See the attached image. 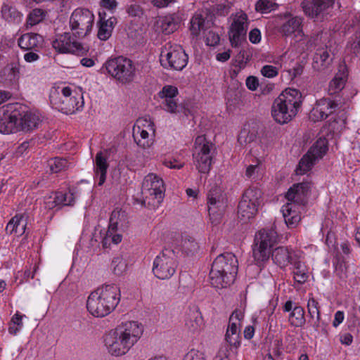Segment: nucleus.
Wrapping results in <instances>:
<instances>
[{"instance_id": "obj_12", "label": "nucleus", "mask_w": 360, "mask_h": 360, "mask_svg": "<svg viewBox=\"0 0 360 360\" xmlns=\"http://www.w3.org/2000/svg\"><path fill=\"white\" fill-rule=\"evenodd\" d=\"M160 60L163 68L181 71L186 66L188 56L181 46H170L165 54L161 52Z\"/></svg>"}, {"instance_id": "obj_13", "label": "nucleus", "mask_w": 360, "mask_h": 360, "mask_svg": "<svg viewBox=\"0 0 360 360\" xmlns=\"http://www.w3.org/2000/svg\"><path fill=\"white\" fill-rule=\"evenodd\" d=\"M20 112L17 104L0 108V132L4 134H13L20 131Z\"/></svg>"}, {"instance_id": "obj_24", "label": "nucleus", "mask_w": 360, "mask_h": 360, "mask_svg": "<svg viewBox=\"0 0 360 360\" xmlns=\"http://www.w3.org/2000/svg\"><path fill=\"white\" fill-rule=\"evenodd\" d=\"M17 108L20 112V118L18 120L20 131H29L38 127L41 120L37 114L26 110L25 106L18 103Z\"/></svg>"}, {"instance_id": "obj_5", "label": "nucleus", "mask_w": 360, "mask_h": 360, "mask_svg": "<svg viewBox=\"0 0 360 360\" xmlns=\"http://www.w3.org/2000/svg\"><path fill=\"white\" fill-rule=\"evenodd\" d=\"M277 238V233L273 229L261 230L255 235L252 255L257 265L264 266L269 261L272 252L271 248Z\"/></svg>"}, {"instance_id": "obj_48", "label": "nucleus", "mask_w": 360, "mask_h": 360, "mask_svg": "<svg viewBox=\"0 0 360 360\" xmlns=\"http://www.w3.org/2000/svg\"><path fill=\"white\" fill-rule=\"evenodd\" d=\"M276 4L269 0H259L255 4V9L258 12L269 13L274 9Z\"/></svg>"}, {"instance_id": "obj_49", "label": "nucleus", "mask_w": 360, "mask_h": 360, "mask_svg": "<svg viewBox=\"0 0 360 360\" xmlns=\"http://www.w3.org/2000/svg\"><path fill=\"white\" fill-rule=\"evenodd\" d=\"M318 305V302L313 297L309 299L307 303V309L311 319L319 318V316H320V311Z\"/></svg>"}, {"instance_id": "obj_34", "label": "nucleus", "mask_w": 360, "mask_h": 360, "mask_svg": "<svg viewBox=\"0 0 360 360\" xmlns=\"http://www.w3.org/2000/svg\"><path fill=\"white\" fill-rule=\"evenodd\" d=\"M109 165L107 162V158L103 155V153L98 152L95 158V176L98 179V185L102 186L106 179L107 169Z\"/></svg>"}, {"instance_id": "obj_1", "label": "nucleus", "mask_w": 360, "mask_h": 360, "mask_svg": "<svg viewBox=\"0 0 360 360\" xmlns=\"http://www.w3.org/2000/svg\"><path fill=\"white\" fill-rule=\"evenodd\" d=\"M120 297V290L117 285H103L89 295L86 308L93 316L104 317L115 309Z\"/></svg>"}, {"instance_id": "obj_11", "label": "nucleus", "mask_w": 360, "mask_h": 360, "mask_svg": "<svg viewBox=\"0 0 360 360\" xmlns=\"http://www.w3.org/2000/svg\"><path fill=\"white\" fill-rule=\"evenodd\" d=\"M210 220L214 226L218 225L224 214L227 207V200L221 190L215 186L207 195Z\"/></svg>"}, {"instance_id": "obj_17", "label": "nucleus", "mask_w": 360, "mask_h": 360, "mask_svg": "<svg viewBox=\"0 0 360 360\" xmlns=\"http://www.w3.org/2000/svg\"><path fill=\"white\" fill-rule=\"evenodd\" d=\"M52 46L58 53H61L84 54L88 51L86 47L77 40L72 39L69 32H65L58 36L53 41Z\"/></svg>"}, {"instance_id": "obj_6", "label": "nucleus", "mask_w": 360, "mask_h": 360, "mask_svg": "<svg viewBox=\"0 0 360 360\" xmlns=\"http://www.w3.org/2000/svg\"><path fill=\"white\" fill-rule=\"evenodd\" d=\"M107 73L122 84L133 81L135 77V67L133 62L125 57L110 58L105 61L103 68Z\"/></svg>"}, {"instance_id": "obj_45", "label": "nucleus", "mask_w": 360, "mask_h": 360, "mask_svg": "<svg viewBox=\"0 0 360 360\" xmlns=\"http://www.w3.org/2000/svg\"><path fill=\"white\" fill-rule=\"evenodd\" d=\"M242 318L243 315L240 312L233 311L229 318V323L226 334L240 333L238 325Z\"/></svg>"}, {"instance_id": "obj_64", "label": "nucleus", "mask_w": 360, "mask_h": 360, "mask_svg": "<svg viewBox=\"0 0 360 360\" xmlns=\"http://www.w3.org/2000/svg\"><path fill=\"white\" fill-rule=\"evenodd\" d=\"M176 1V0H152V4L157 8H165Z\"/></svg>"}, {"instance_id": "obj_44", "label": "nucleus", "mask_w": 360, "mask_h": 360, "mask_svg": "<svg viewBox=\"0 0 360 360\" xmlns=\"http://www.w3.org/2000/svg\"><path fill=\"white\" fill-rule=\"evenodd\" d=\"M2 17L8 21L20 20L21 19V14L17 9L8 4H4L1 7Z\"/></svg>"}, {"instance_id": "obj_36", "label": "nucleus", "mask_w": 360, "mask_h": 360, "mask_svg": "<svg viewBox=\"0 0 360 360\" xmlns=\"http://www.w3.org/2000/svg\"><path fill=\"white\" fill-rule=\"evenodd\" d=\"M202 323L201 312L197 307L190 308L186 319V327L192 333L198 331Z\"/></svg>"}, {"instance_id": "obj_3", "label": "nucleus", "mask_w": 360, "mask_h": 360, "mask_svg": "<svg viewBox=\"0 0 360 360\" xmlns=\"http://www.w3.org/2000/svg\"><path fill=\"white\" fill-rule=\"evenodd\" d=\"M238 260L231 252L218 255L212 262L210 271L211 285L214 288H226L232 284L238 273Z\"/></svg>"}, {"instance_id": "obj_62", "label": "nucleus", "mask_w": 360, "mask_h": 360, "mask_svg": "<svg viewBox=\"0 0 360 360\" xmlns=\"http://www.w3.org/2000/svg\"><path fill=\"white\" fill-rule=\"evenodd\" d=\"M246 86L248 89L251 91H255L259 86L257 78L254 76L248 77L246 79Z\"/></svg>"}, {"instance_id": "obj_16", "label": "nucleus", "mask_w": 360, "mask_h": 360, "mask_svg": "<svg viewBox=\"0 0 360 360\" xmlns=\"http://www.w3.org/2000/svg\"><path fill=\"white\" fill-rule=\"evenodd\" d=\"M105 345L109 353L117 356L125 354L133 346L116 329L106 335Z\"/></svg>"}, {"instance_id": "obj_32", "label": "nucleus", "mask_w": 360, "mask_h": 360, "mask_svg": "<svg viewBox=\"0 0 360 360\" xmlns=\"http://www.w3.org/2000/svg\"><path fill=\"white\" fill-rule=\"evenodd\" d=\"M46 203L50 209L59 205L72 206L75 203V197L72 193L58 191L51 195Z\"/></svg>"}, {"instance_id": "obj_63", "label": "nucleus", "mask_w": 360, "mask_h": 360, "mask_svg": "<svg viewBox=\"0 0 360 360\" xmlns=\"http://www.w3.org/2000/svg\"><path fill=\"white\" fill-rule=\"evenodd\" d=\"M249 39L252 44H257L261 40V32L259 29L255 28L249 33Z\"/></svg>"}, {"instance_id": "obj_51", "label": "nucleus", "mask_w": 360, "mask_h": 360, "mask_svg": "<svg viewBox=\"0 0 360 360\" xmlns=\"http://www.w3.org/2000/svg\"><path fill=\"white\" fill-rule=\"evenodd\" d=\"M334 265H335V272L340 278L347 277L346 264L343 259L338 258L336 262H334Z\"/></svg>"}, {"instance_id": "obj_61", "label": "nucleus", "mask_w": 360, "mask_h": 360, "mask_svg": "<svg viewBox=\"0 0 360 360\" xmlns=\"http://www.w3.org/2000/svg\"><path fill=\"white\" fill-rule=\"evenodd\" d=\"M206 40L208 46H215L219 43L220 37L218 34L209 32Z\"/></svg>"}, {"instance_id": "obj_10", "label": "nucleus", "mask_w": 360, "mask_h": 360, "mask_svg": "<svg viewBox=\"0 0 360 360\" xmlns=\"http://www.w3.org/2000/svg\"><path fill=\"white\" fill-rule=\"evenodd\" d=\"M94 21V15L85 8H77L70 18V27L74 36L82 38L91 31Z\"/></svg>"}, {"instance_id": "obj_31", "label": "nucleus", "mask_w": 360, "mask_h": 360, "mask_svg": "<svg viewBox=\"0 0 360 360\" xmlns=\"http://www.w3.org/2000/svg\"><path fill=\"white\" fill-rule=\"evenodd\" d=\"M18 46L20 49L27 51L34 50L37 51L42 46V37L38 34L26 33L18 39Z\"/></svg>"}, {"instance_id": "obj_15", "label": "nucleus", "mask_w": 360, "mask_h": 360, "mask_svg": "<svg viewBox=\"0 0 360 360\" xmlns=\"http://www.w3.org/2000/svg\"><path fill=\"white\" fill-rule=\"evenodd\" d=\"M338 101L340 99L337 96L334 98L324 97L318 100L309 112V119L314 122L326 120L336 110Z\"/></svg>"}, {"instance_id": "obj_41", "label": "nucleus", "mask_w": 360, "mask_h": 360, "mask_svg": "<svg viewBox=\"0 0 360 360\" xmlns=\"http://www.w3.org/2000/svg\"><path fill=\"white\" fill-rule=\"evenodd\" d=\"M347 75L345 72L341 75H336L335 77L330 82L328 86V93L330 96L338 94L345 86ZM338 96H337V98Z\"/></svg>"}, {"instance_id": "obj_7", "label": "nucleus", "mask_w": 360, "mask_h": 360, "mask_svg": "<svg viewBox=\"0 0 360 360\" xmlns=\"http://www.w3.org/2000/svg\"><path fill=\"white\" fill-rule=\"evenodd\" d=\"M215 146L204 135L198 136L195 141L193 151V162L200 173H208L213 162Z\"/></svg>"}, {"instance_id": "obj_58", "label": "nucleus", "mask_w": 360, "mask_h": 360, "mask_svg": "<svg viewBox=\"0 0 360 360\" xmlns=\"http://www.w3.org/2000/svg\"><path fill=\"white\" fill-rule=\"evenodd\" d=\"M184 360H205L204 353L198 350L191 349L184 358Z\"/></svg>"}, {"instance_id": "obj_52", "label": "nucleus", "mask_w": 360, "mask_h": 360, "mask_svg": "<svg viewBox=\"0 0 360 360\" xmlns=\"http://www.w3.org/2000/svg\"><path fill=\"white\" fill-rule=\"evenodd\" d=\"M260 72L265 77L273 78L278 75V68L271 65H265L262 68Z\"/></svg>"}, {"instance_id": "obj_33", "label": "nucleus", "mask_w": 360, "mask_h": 360, "mask_svg": "<svg viewBox=\"0 0 360 360\" xmlns=\"http://www.w3.org/2000/svg\"><path fill=\"white\" fill-rule=\"evenodd\" d=\"M274 262L281 268H285L289 264H292L293 256L288 248L278 247L271 252Z\"/></svg>"}, {"instance_id": "obj_42", "label": "nucleus", "mask_w": 360, "mask_h": 360, "mask_svg": "<svg viewBox=\"0 0 360 360\" xmlns=\"http://www.w3.org/2000/svg\"><path fill=\"white\" fill-rule=\"evenodd\" d=\"M292 264H294L293 275L295 282L300 284L305 283L309 277L306 266L300 261H295Z\"/></svg>"}, {"instance_id": "obj_2", "label": "nucleus", "mask_w": 360, "mask_h": 360, "mask_svg": "<svg viewBox=\"0 0 360 360\" xmlns=\"http://www.w3.org/2000/svg\"><path fill=\"white\" fill-rule=\"evenodd\" d=\"M302 103V94L299 90L286 89L274 100L271 115L277 123L287 124L296 116Z\"/></svg>"}, {"instance_id": "obj_23", "label": "nucleus", "mask_w": 360, "mask_h": 360, "mask_svg": "<svg viewBox=\"0 0 360 360\" xmlns=\"http://www.w3.org/2000/svg\"><path fill=\"white\" fill-rule=\"evenodd\" d=\"M98 18V31L97 35L98 39L105 41L111 36L114 27L117 22V20L114 16H108L105 11H100Z\"/></svg>"}, {"instance_id": "obj_43", "label": "nucleus", "mask_w": 360, "mask_h": 360, "mask_svg": "<svg viewBox=\"0 0 360 360\" xmlns=\"http://www.w3.org/2000/svg\"><path fill=\"white\" fill-rule=\"evenodd\" d=\"M47 166L52 173H58L68 167V162L65 158L56 157L47 161Z\"/></svg>"}, {"instance_id": "obj_54", "label": "nucleus", "mask_w": 360, "mask_h": 360, "mask_svg": "<svg viewBox=\"0 0 360 360\" xmlns=\"http://www.w3.org/2000/svg\"><path fill=\"white\" fill-rule=\"evenodd\" d=\"M118 3L116 0H101L100 1V6L102 7L103 10H107L110 13V14H113L115 11L117 7Z\"/></svg>"}, {"instance_id": "obj_59", "label": "nucleus", "mask_w": 360, "mask_h": 360, "mask_svg": "<svg viewBox=\"0 0 360 360\" xmlns=\"http://www.w3.org/2000/svg\"><path fill=\"white\" fill-rule=\"evenodd\" d=\"M34 144V141L32 140L30 141H25L22 142L20 145H19L16 150H15V154L17 155H22L27 149H29L30 147L33 146Z\"/></svg>"}, {"instance_id": "obj_9", "label": "nucleus", "mask_w": 360, "mask_h": 360, "mask_svg": "<svg viewBox=\"0 0 360 360\" xmlns=\"http://www.w3.org/2000/svg\"><path fill=\"white\" fill-rule=\"evenodd\" d=\"M262 191L255 187L245 190L238 206V218L244 222L253 218L258 211Z\"/></svg>"}, {"instance_id": "obj_53", "label": "nucleus", "mask_w": 360, "mask_h": 360, "mask_svg": "<svg viewBox=\"0 0 360 360\" xmlns=\"http://www.w3.org/2000/svg\"><path fill=\"white\" fill-rule=\"evenodd\" d=\"M127 13L131 17H141L143 15V10L141 6L136 4H131L127 6Z\"/></svg>"}, {"instance_id": "obj_19", "label": "nucleus", "mask_w": 360, "mask_h": 360, "mask_svg": "<svg viewBox=\"0 0 360 360\" xmlns=\"http://www.w3.org/2000/svg\"><path fill=\"white\" fill-rule=\"evenodd\" d=\"M311 184L308 181L295 184L285 194L289 202L295 203L302 208L308 202L310 195Z\"/></svg>"}, {"instance_id": "obj_4", "label": "nucleus", "mask_w": 360, "mask_h": 360, "mask_svg": "<svg viewBox=\"0 0 360 360\" xmlns=\"http://www.w3.org/2000/svg\"><path fill=\"white\" fill-rule=\"evenodd\" d=\"M51 103L55 108L65 114H73L82 110L84 102L82 94L75 92L72 94L71 88L63 87L61 94L54 89L49 96Z\"/></svg>"}, {"instance_id": "obj_46", "label": "nucleus", "mask_w": 360, "mask_h": 360, "mask_svg": "<svg viewBox=\"0 0 360 360\" xmlns=\"http://www.w3.org/2000/svg\"><path fill=\"white\" fill-rule=\"evenodd\" d=\"M112 267L113 273L117 276H122L126 272L127 264L122 255L116 256L112 259Z\"/></svg>"}, {"instance_id": "obj_28", "label": "nucleus", "mask_w": 360, "mask_h": 360, "mask_svg": "<svg viewBox=\"0 0 360 360\" xmlns=\"http://www.w3.org/2000/svg\"><path fill=\"white\" fill-rule=\"evenodd\" d=\"M179 18L176 14L160 17L155 22L157 31L165 34H169L176 31L179 27Z\"/></svg>"}, {"instance_id": "obj_8", "label": "nucleus", "mask_w": 360, "mask_h": 360, "mask_svg": "<svg viewBox=\"0 0 360 360\" xmlns=\"http://www.w3.org/2000/svg\"><path fill=\"white\" fill-rule=\"evenodd\" d=\"M176 257L174 249L165 248L154 259L153 266L154 275L162 280L171 278L176 272L177 267Z\"/></svg>"}, {"instance_id": "obj_39", "label": "nucleus", "mask_w": 360, "mask_h": 360, "mask_svg": "<svg viewBox=\"0 0 360 360\" xmlns=\"http://www.w3.org/2000/svg\"><path fill=\"white\" fill-rule=\"evenodd\" d=\"M316 161L317 160L314 157H313L309 153H307L300 159L299 164L295 169L296 174L297 175H302L309 172L311 169Z\"/></svg>"}, {"instance_id": "obj_27", "label": "nucleus", "mask_w": 360, "mask_h": 360, "mask_svg": "<svg viewBox=\"0 0 360 360\" xmlns=\"http://www.w3.org/2000/svg\"><path fill=\"white\" fill-rule=\"evenodd\" d=\"M172 249H179L186 255L193 254L198 249V243L191 236H181L179 234H175L171 242Z\"/></svg>"}, {"instance_id": "obj_21", "label": "nucleus", "mask_w": 360, "mask_h": 360, "mask_svg": "<svg viewBox=\"0 0 360 360\" xmlns=\"http://www.w3.org/2000/svg\"><path fill=\"white\" fill-rule=\"evenodd\" d=\"M144 121L147 124V129H143L139 125L142 120H137L136 124H135L134 128L133 137L135 142L139 147L143 149H147L149 148L153 144V139L149 138V134L148 130L151 131L153 132V134H154L155 129L153 122L150 121L148 122L147 120Z\"/></svg>"}, {"instance_id": "obj_50", "label": "nucleus", "mask_w": 360, "mask_h": 360, "mask_svg": "<svg viewBox=\"0 0 360 360\" xmlns=\"http://www.w3.org/2000/svg\"><path fill=\"white\" fill-rule=\"evenodd\" d=\"M44 12L41 9H34L28 15L27 23L30 25H34L43 20Z\"/></svg>"}, {"instance_id": "obj_20", "label": "nucleus", "mask_w": 360, "mask_h": 360, "mask_svg": "<svg viewBox=\"0 0 360 360\" xmlns=\"http://www.w3.org/2000/svg\"><path fill=\"white\" fill-rule=\"evenodd\" d=\"M248 30V15L245 13H241L236 15L233 20L229 36L232 46L236 47L239 45L241 40L246 35Z\"/></svg>"}, {"instance_id": "obj_29", "label": "nucleus", "mask_w": 360, "mask_h": 360, "mask_svg": "<svg viewBox=\"0 0 360 360\" xmlns=\"http://www.w3.org/2000/svg\"><path fill=\"white\" fill-rule=\"evenodd\" d=\"M299 205L292 202H288L281 208V212L288 227L294 228L301 220Z\"/></svg>"}, {"instance_id": "obj_40", "label": "nucleus", "mask_w": 360, "mask_h": 360, "mask_svg": "<svg viewBox=\"0 0 360 360\" xmlns=\"http://www.w3.org/2000/svg\"><path fill=\"white\" fill-rule=\"evenodd\" d=\"M289 321L295 327H302L305 322L304 310L300 306H295L289 315Z\"/></svg>"}, {"instance_id": "obj_25", "label": "nucleus", "mask_w": 360, "mask_h": 360, "mask_svg": "<svg viewBox=\"0 0 360 360\" xmlns=\"http://www.w3.org/2000/svg\"><path fill=\"white\" fill-rule=\"evenodd\" d=\"M115 329L132 345L138 341L143 333L142 326L136 321L122 323Z\"/></svg>"}, {"instance_id": "obj_37", "label": "nucleus", "mask_w": 360, "mask_h": 360, "mask_svg": "<svg viewBox=\"0 0 360 360\" xmlns=\"http://www.w3.org/2000/svg\"><path fill=\"white\" fill-rule=\"evenodd\" d=\"M328 140L326 138L321 137L314 142L307 153L319 160L326 154L328 150Z\"/></svg>"}, {"instance_id": "obj_57", "label": "nucleus", "mask_w": 360, "mask_h": 360, "mask_svg": "<svg viewBox=\"0 0 360 360\" xmlns=\"http://www.w3.org/2000/svg\"><path fill=\"white\" fill-rule=\"evenodd\" d=\"M322 32H318L315 34L307 37V49H309L315 46L319 45V41L321 40Z\"/></svg>"}, {"instance_id": "obj_56", "label": "nucleus", "mask_w": 360, "mask_h": 360, "mask_svg": "<svg viewBox=\"0 0 360 360\" xmlns=\"http://www.w3.org/2000/svg\"><path fill=\"white\" fill-rule=\"evenodd\" d=\"M118 212H112L110 218L108 229L106 231V235H112L115 233L117 229V221L116 220Z\"/></svg>"}, {"instance_id": "obj_55", "label": "nucleus", "mask_w": 360, "mask_h": 360, "mask_svg": "<svg viewBox=\"0 0 360 360\" xmlns=\"http://www.w3.org/2000/svg\"><path fill=\"white\" fill-rule=\"evenodd\" d=\"M231 5L230 2L219 4L215 6L214 11L217 15L225 16L229 13Z\"/></svg>"}, {"instance_id": "obj_22", "label": "nucleus", "mask_w": 360, "mask_h": 360, "mask_svg": "<svg viewBox=\"0 0 360 360\" xmlns=\"http://www.w3.org/2000/svg\"><path fill=\"white\" fill-rule=\"evenodd\" d=\"M179 94L178 89L172 85H165L158 93L159 97L162 99V104L165 110L170 113L179 112V105L176 102V97Z\"/></svg>"}, {"instance_id": "obj_30", "label": "nucleus", "mask_w": 360, "mask_h": 360, "mask_svg": "<svg viewBox=\"0 0 360 360\" xmlns=\"http://www.w3.org/2000/svg\"><path fill=\"white\" fill-rule=\"evenodd\" d=\"M333 60L329 53L328 48L321 47L316 49L313 58V68L317 71H322L328 68Z\"/></svg>"}, {"instance_id": "obj_38", "label": "nucleus", "mask_w": 360, "mask_h": 360, "mask_svg": "<svg viewBox=\"0 0 360 360\" xmlns=\"http://www.w3.org/2000/svg\"><path fill=\"white\" fill-rule=\"evenodd\" d=\"M190 23L191 34L195 37L198 36L200 31L205 30L210 27V22L206 21L202 15L198 13L192 17Z\"/></svg>"}, {"instance_id": "obj_35", "label": "nucleus", "mask_w": 360, "mask_h": 360, "mask_svg": "<svg viewBox=\"0 0 360 360\" xmlns=\"http://www.w3.org/2000/svg\"><path fill=\"white\" fill-rule=\"evenodd\" d=\"M27 226V219L22 214H16L7 224L6 231L9 234L15 233L17 236H22Z\"/></svg>"}, {"instance_id": "obj_18", "label": "nucleus", "mask_w": 360, "mask_h": 360, "mask_svg": "<svg viewBox=\"0 0 360 360\" xmlns=\"http://www.w3.org/2000/svg\"><path fill=\"white\" fill-rule=\"evenodd\" d=\"M163 180L155 174L150 173L145 176L142 183V193L153 197L160 203L165 196Z\"/></svg>"}, {"instance_id": "obj_60", "label": "nucleus", "mask_w": 360, "mask_h": 360, "mask_svg": "<svg viewBox=\"0 0 360 360\" xmlns=\"http://www.w3.org/2000/svg\"><path fill=\"white\" fill-rule=\"evenodd\" d=\"M225 339L231 345L238 347L240 344V333L226 334Z\"/></svg>"}, {"instance_id": "obj_26", "label": "nucleus", "mask_w": 360, "mask_h": 360, "mask_svg": "<svg viewBox=\"0 0 360 360\" xmlns=\"http://www.w3.org/2000/svg\"><path fill=\"white\" fill-rule=\"evenodd\" d=\"M281 33L285 37L294 36L302 40L304 34L302 31V18L295 16L285 22L280 29Z\"/></svg>"}, {"instance_id": "obj_47", "label": "nucleus", "mask_w": 360, "mask_h": 360, "mask_svg": "<svg viewBox=\"0 0 360 360\" xmlns=\"http://www.w3.org/2000/svg\"><path fill=\"white\" fill-rule=\"evenodd\" d=\"M3 75L5 76L6 80L13 82L19 78V70L15 66L6 67L3 70Z\"/></svg>"}, {"instance_id": "obj_14", "label": "nucleus", "mask_w": 360, "mask_h": 360, "mask_svg": "<svg viewBox=\"0 0 360 360\" xmlns=\"http://www.w3.org/2000/svg\"><path fill=\"white\" fill-rule=\"evenodd\" d=\"M335 0H303L301 6L306 15L312 19L323 18L333 9Z\"/></svg>"}]
</instances>
